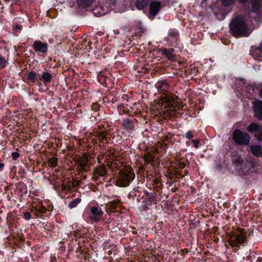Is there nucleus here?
I'll use <instances>...</instances> for the list:
<instances>
[{"mask_svg":"<svg viewBox=\"0 0 262 262\" xmlns=\"http://www.w3.org/2000/svg\"><path fill=\"white\" fill-rule=\"evenodd\" d=\"M106 172H107V171H106V169H105V168H102V172H100L99 174H100V175H101V176H104V175L106 174Z\"/></svg>","mask_w":262,"mask_h":262,"instance_id":"a878e982","label":"nucleus"},{"mask_svg":"<svg viewBox=\"0 0 262 262\" xmlns=\"http://www.w3.org/2000/svg\"><path fill=\"white\" fill-rule=\"evenodd\" d=\"M159 84H157V87L158 88Z\"/></svg>","mask_w":262,"mask_h":262,"instance_id":"f704fd0d","label":"nucleus"},{"mask_svg":"<svg viewBox=\"0 0 262 262\" xmlns=\"http://www.w3.org/2000/svg\"><path fill=\"white\" fill-rule=\"evenodd\" d=\"M149 0H137L135 6L138 10H142L146 7Z\"/></svg>","mask_w":262,"mask_h":262,"instance_id":"6e6552de","label":"nucleus"},{"mask_svg":"<svg viewBox=\"0 0 262 262\" xmlns=\"http://www.w3.org/2000/svg\"><path fill=\"white\" fill-rule=\"evenodd\" d=\"M7 60L3 56L0 55V70L6 67Z\"/></svg>","mask_w":262,"mask_h":262,"instance_id":"aec40b11","label":"nucleus"},{"mask_svg":"<svg viewBox=\"0 0 262 262\" xmlns=\"http://www.w3.org/2000/svg\"><path fill=\"white\" fill-rule=\"evenodd\" d=\"M46 208L45 207H43L41 209H40V211L42 213L45 212L46 211Z\"/></svg>","mask_w":262,"mask_h":262,"instance_id":"c756f323","label":"nucleus"},{"mask_svg":"<svg viewBox=\"0 0 262 262\" xmlns=\"http://www.w3.org/2000/svg\"><path fill=\"white\" fill-rule=\"evenodd\" d=\"M255 136L258 141H262V127L256 133Z\"/></svg>","mask_w":262,"mask_h":262,"instance_id":"412c9836","label":"nucleus"},{"mask_svg":"<svg viewBox=\"0 0 262 262\" xmlns=\"http://www.w3.org/2000/svg\"><path fill=\"white\" fill-rule=\"evenodd\" d=\"M242 162V160H239L238 161V163H241Z\"/></svg>","mask_w":262,"mask_h":262,"instance_id":"72a5a7b5","label":"nucleus"},{"mask_svg":"<svg viewBox=\"0 0 262 262\" xmlns=\"http://www.w3.org/2000/svg\"><path fill=\"white\" fill-rule=\"evenodd\" d=\"M251 3L254 11H256L262 6V0H251Z\"/></svg>","mask_w":262,"mask_h":262,"instance_id":"ddd939ff","label":"nucleus"},{"mask_svg":"<svg viewBox=\"0 0 262 262\" xmlns=\"http://www.w3.org/2000/svg\"><path fill=\"white\" fill-rule=\"evenodd\" d=\"M185 137L187 139H191L193 137V133L191 131L187 132L186 133Z\"/></svg>","mask_w":262,"mask_h":262,"instance_id":"5701e85b","label":"nucleus"},{"mask_svg":"<svg viewBox=\"0 0 262 262\" xmlns=\"http://www.w3.org/2000/svg\"><path fill=\"white\" fill-rule=\"evenodd\" d=\"M57 162H58V161H57V158H56L53 157L50 160V163L51 165L53 167L56 166L57 164Z\"/></svg>","mask_w":262,"mask_h":262,"instance_id":"4be33fe9","label":"nucleus"},{"mask_svg":"<svg viewBox=\"0 0 262 262\" xmlns=\"http://www.w3.org/2000/svg\"><path fill=\"white\" fill-rule=\"evenodd\" d=\"M235 0H222L223 4L225 6H228L234 3ZM242 4H246L248 2L249 0H238Z\"/></svg>","mask_w":262,"mask_h":262,"instance_id":"dca6fc26","label":"nucleus"},{"mask_svg":"<svg viewBox=\"0 0 262 262\" xmlns=\"http://www.w3.org/2000/svg\"><path fill=\"white\" fill-rule=\"evenodd\" d=\"M252 153L256 156H261L262 154V147L260 145H253L250 147Z\"/></svg>","mask_w":262,"mask_h":262,"instance_id":"1a4fd4ad","label":"nucleus"},{"mask_svg":"<svg viewBox=\"0 0 262 262\" xmlns=\"http://www.w3.org/2000/svg\"><path fill=\"white\" fill-rule=\"evenodd\" d=\"M77 1L79 6L86 8L92 4L93 0H77Z\"/></svg>","mask_w":262,"mask_h":262,"instance_id":"9b49d317","label":"nucleus"},{"mask_svg":"<svg viewBox=\"0 0 262 262\" xmlns=\"http://www.w3.org/2000/svg\"><path fill=\"white\" fill-rule=\"evenodd\" d=\"M123 125L126 129H132L134 128V124L129 119H125L123 120Z\"/></svg>","mask_w":262,"mask_h":262,"instance_id":"2eb2a0df","label":"nucleus"},{"mask_svg":"<svg viewBox=\"0 0 262 262\" xmlns=\"http://www.w3.org/2000/svg\"><path fill=\"white\" fill-rule=\"evenodd\" d=\"M15 28L19 29H20V27L19 26L17 25V26H15Z\"/></svg>","mask_w":262,"mask_h":262,"instance_id":"473e14b6","label":"nucleus"},{"mask_svg":"<svg viewBox=\"0 0 262 262\" xmlns=\"http://www.w3.org/2000/svg\"><path fill=\"white\" fill-rule=\"evenodd\" d=\"M52 78V75L48 72H43L42 74L41 79L43 81L45 84L49 83L51 82Z\"/></svg>","mask_w":262,"mask_h":262,"instance_id":"9d476101","label":"nucleus"},{"mask_svg":"<svg viewBox=\"0 0 262 262\" xmlns=\"http://www.w3.org/2000/svg\"><path fill=\"white\" fill-rule=\"evenodd\" d=\"M91 213L92 214L89 217V220L92 222H97L100 220L101 216L103 212L101 208L98 207L93 206L90 208Z\"/></svg>","mask_w":262,"mask_h":262,"instance_id":"20e7f679","label":"nucleus"},{"mask_svg":"<svg viewBox=\"0 0 262 262\" xmlns=\"http://www.w3.org/2000/svg\"><path fill=\"white\" fill-rule=\"evenodd\" d=\"M173 49H165L164 51V54L170 60H173L174 56L172 54Z\"/></svg>","mask_w":262,"mask_h":262,"instance_id":"f3484780","label":"nucleus"},{"mask_svg":"<svg viewBox=\"0 0 262 262\" xmlns=\"http://www.w3.org/2000/svg\"><path fill=\"white\" fill-rule=\"evenodd\" d=\"M5 165L4 163H0V171L3 170L4 169Z\"/></svg>","mask_w":262,"mask_h":262,"instance_id":"c85d7f7f","label":"nucleus"},{"mask_svg":"<svg viewBox=\"0 0 262 262\" xmlns=\"http://www.w3.org/2000/svg\"><path fill=\"white\" fill-rule=\"evenodd\" d=\"M37 74L35 71H31L27 74L28 79L33 82H35L37 80Z\"/></svg>","mask_w":262,"mask_h":262,"instance_id":"4468645a","label":"nucleus"},{"mask_svg":"<svg viewBox=\"0 0 262 262\" xmlns=\"http://www.w3.org/2000/svg\"><path fill=\"white\" fill-rule=\"evenodd\" d=\"M32 48L35 52L38 53H46L48 50V45L46 42H42L40 41H35Z\"/></svg>","mask_w":262,"mask_h":262,"instance_id":"39448f33","label":"nucleus"},{"mask_svg":"<svg viewBox=\"0 0 262 262\" xmlns=\"http://www.w3.org/2000/svg\"><path fill=\"white\" fill-rule=\"evenodd\" d=\"M261 126H259L257 123H252L247 126V129L249 132H257Z\"/></svg>","mask_w":262,"mask_h":262,"instance_id":"f8f14e48","label":"nucleus"},{"mask_svg":"<svg viewBox=\"0 0 262 262\" xmlns=\"http://www.w3.org/2000/svg\"><path fill=\"white\" fill-rule=\"evenodd\" d=\"M231 245L232 246H235V247H237L238 246V244L237 243L236 240L235 241H233L231 242Z\"/></svg>","mask_w":262,"mask_h":262,"instance_id":"cd10ccee","label":"nucleus"},{"mask_svg":"<svg viewBox=\"0 0 262 262\" xmlns=\"http://www.w3.org/2000/svg\"><path fill=\"white\" fill-rule=\"evenodd\" d=\"M80 198H76L70 202L68 206L71 209L74 208L76 207L80 203Z\"/></svg>","mask_w":262,"mask_h":262,"instance_id":"a211bd4d","label":"nucleus"},{"mask_svg":"<svg viewBox=\"0 0 262 262\" xmlns=\"http://www.w3.org/2000/svg\"><path fill=\"white\" fill-rule=\"evenodd\" d=\"M253 108L255 116L259 120H262V101L256 100L253 102Z\"/></svg>","mask_w":262,"mask_h":262,"instance_id":"423d86ee","label":"nucleus"},{"mask_svg":"<svg viewBox=\"0 0 262 262\" xmlns=\"http://www.w3.org/2000/svg\"><path fill=\"white\" fill-rule=\"evenodd\" d=\"M235 240L237 244H242L245 240V237L243 234H238L236 236Z\"/></svg>","mask_w":262,"mask_h":262,"instance_id":"6ab92c4d","label":"nucleus"},{"mask_svg":"<svg viewBox=\"0 0 262 262\" xmlns=\"http://www.w3.org/2000/svg\"><path fill=\"white\" fill-rule=\"evenodd\" d=\"M229 27L232 34L236 37H247L252 32L241 16L233 18Z\"/></svg>","mask_w":262,"mask_h":262,"instance_id":"f257e3e1","label":"nucleus"},{"mask_svg":"<svg viewBox=\"0 0 262 262\" xmlns=\"http://www.w3.org/2000/svg\"><path fill=\"white\" fill-rule=\"evenodd\" d=\"M134 178L135 176L132 173H121L117 180L116 184L119 187H127Z\"/></svg>","mask_w":262,"mask_h":262,"instance_id":"7ed1b4c3","label":"nucleus"},{"mask_svg":"<svg viewBox=\"0 0 262 262\" xmlns=\"http://www.w3.org/2000/svg\"><path fill=\"white\" fill-rule=\"evenodd\" d=\"M233 139L237 144L246 145L249 143L250 138L248 134L236 129L233 132Z\"/></svg>","mask_w":262,"mask_h":262,"instance_id":"f03ea898","label":"nucleus"},{"mask_svg":"<svg viewBox=\"0 0 262 262\" xmlns=\"http://www.w3.org/2000/svg\"><path fill=\"white\" fill-rule=\"evenodd\" d=\"M12 156L14 160H16L19 157V154L17 152H13L12 153Z\"/></svg>","mask_w":262,"mask_h":262,"instance_id":"b1692460","label":"nucleus"},{"mask_svg":"<svg viewBox=\"0 0 262 262\" xmlns=\"http://www.w3.org/2000/svg\"><path fill=\"white\" fill-rule=\"evenodd\" d=\"M192 142L193 143L194 146L195 148H197L199 147V140H192Z\"/></svg>","mask_w":262,"mask_h":262,"instance_id":"393cba45","label":"nucleus"},{"mask_svg":"<svg viewBox=\"0 0 262 262\" xmlns=\"http://www.w3.org/2000/svg\"><path fill=\"white\" fill-rule=\"evenodd\" d=\"M98 9H99V7H97V8H95V9H94V10H93V11H94V14H96V11H97V10H98Z\"/></svg>","mask_w":262,"mask_h":262,"instance_id":"7c9ffc66","label":"nucleus"},{"mask_svg":"<svg viewBox=\"0 0 262 262\" xmlns=\"http://www.w3.org/2000/svg\"><path fill=\"white\" fill-rule=\"evenodd\" d=\"M25 218L27 219H30L31 217V214L29 212L25 213Z\"/></svg>","mask_w":262,"mask_h":262,"instance_id":"bb28decb","label":"nucleus"},{"mask_svg":"<svg viewBox=\"0 0 262 262\" xmlns=\"http://www.w3.org/2000/svg\"><path fill=\"white\" fill-rule=\"evenodd\" d=\"M161 7V4L159 2L152 1L149 5L150 17L152 18L157 15Z\"/></svg>","mask_w":262,"mask_h":262,"instance_id":"0eeeda50","label":"nucleus"},{"mask_svg":"<svg viewBox=\"0 0 262 262\" xmlns=\"http://www.w3.org/2000/svg\"><path fill=\"white\" fill-rule=\"evenodd\" d=\"M5 1H7V2H8V1H9L10 0H5Z\"/></svg>","mask_w":262,"mask_h":262,"instance_id":"c9c22d12","label":"nucleus"},{"mask_svg":"<svg viewBox=\"0 0 262 262\" xmlns=\"http://www.w3.org/2000/svg\"><path fill=\"white\" fill-rule=\"evenodd\" d=\"M167 84L166 83H163L162 85V87H167Z\"/></svg>","mask_w":262,"mask_h":262,"instance_id":"2f4dec72","label":"nucleus"}]
</instances>
